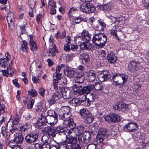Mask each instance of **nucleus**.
<instances>
[{
    "label": "nucleus",
    "mask_w": 149,
    "mask_h": 149,
    "mask_svg": "<svg viewBox=\"0 0 149 149\" xmlns=\"http://www.w3.org/2000/svg\"><path fill=\"white\" fill-rule=\"evenodd\" d=\"M59 119L63 121L64 124L67 125L68 124V121L71 117L70 108L67 107L62 108L59 110Z\"/></svg>",
    "instance_id": "nucleus-1"
},
{
    "label": "nucleus",
    "mask_w": 149,
    "mask_h": 149,
    "mask_svg": "<svg viewBox=\"0 0 149 149\" xmlns=\"http://www.w3.org/2000/svg\"><path fill=\"white\" fill-rule=\"evenodd\" d=\"M107 40V38L104 34L99 33L96 34L92 38V42L96 45L101 47L104 46Z\"/></svg>",
    "instance_id": "nucleus-2"
},
{
    "label": "nucleus",
    "mask_w": 149,
    "mask_h": 149,
    "mask_svg": "<svg viewBox=\"0 0 149 149\" xmlns=\"http://www.w3.org/2000/svg\"><path fill=\"white\" fill-rule=\"evenodd\" d=\"M112 78L116 84L120 87L127 81L128 76L125 74L117 73L113 75Z\"/></svg>",
    "instance_id": "nucleus-3"
},
{
    "label": "nucleus",
    "mask_w": 149,
    "mask_h": 149,
    "mask_svg": "<svg viewBox=\"0 0 149 149\" xmlns=\"http://www.w3.org/2000/svg\"><path fill=\"white\" fill-rule=\"evenodd\" d=\"M80 114L85 123H90L93 121L94 117L88 110L84 109H81L80 111Z\"/></svg>",
    "instance_id": "nucleus-4"
},
{
    "label": "nucleus",
    "mask_w": 149,
    "mask_h": 149,
    "mask_svg": "<svg viewBox=\"0 0 149 149\" xmlns=\"http://www.w3.org/2000/svg\"><path fill=\"white\" fill-rule=\"evenodd\" d=\"M79 8L81 12L86 13H93L95 11V8L92 5L89 3H82L81 5Z\"/></svg>",
    "instance_id": "nucleus-5"
},
{
    "label": "nucleus",
    "mask_w": 149,
    "mask_h": 149,
    "mask_svg": "<svg viewBox=\"0 0 149 149\" xmlns=\"http://www.w3.org/2000/svg\"><path fill=\"white\" fill-rule=\"evenodd\" d=\"M137 127L136 123L133 122H130L124 126L123 130L125 131L134 132L136 131Z\"/></svg>",
    "instance_id": "nucleus-6"
},
{
    "label": "nucleus",
    "mask_w": 149,
    "mask_h": 149,
    "mask_svg": "<svg viewBox=\"0 0 149 149\" xmlns=\"http://www.w3.org/2000/svg\"><path fill=\"white\" fill-rule=\"evenodd\" d=\"M104 119L108 123L116 122L119 121L120 120V116L114 113L107 116L104 118Z\"/></svg>",
    "instance_id": "nucleus-7"
},
{
    "label": "nucleus",
    "mask_w": 149,
    "mask_h": 149,
    "mask_svg": "<svg viewBox=\"0 0 149 149\" xmlns=\"http://www.w3.org/2000/svg\"><path fill=\"white\" fill-rule=\"evenodd\" d=\"M39 134H31L27 135L25 137L26 141L29 143H32L37 141Z\"/></svg>",
    "instance_id": "nucleus-8"
},
{
    "label": "nucleus",
    "mask_w": 149,
    "mask_h": 149,
    "mask_svg": "<svg viewBox=\"0 0 149 149\" xmlns=\"http://www.w3.org/2000/svg\"><path fill=\"white\" fill-rule=\"evenodd\" d=\"M59 90L64 98L67 99L70 98L71 97L72 95L70 93L71 91L68 88L59 87Z\"/></svg>",
    "instance_id": "nucleus-9"
},
{
    "label": "nucleus",
    "mask_w": 149,
    "mask_h": 149,
    "mask_svg": "<svg viewBox=\"0 0 149 149\" xmlns=\"http://www.w3.org/2000/svg\"><path fill=\"white\" fill-rule=\"evenodd\" d=\"M110 77V75L108 71H105L102 73L98 74V79L99 81L102 82L107 81Z\"/></svg>",
    "instance_id": "nucleus-10"
},
{
    "label": "nucleus",
    "mask_w": 149,
    "mask_h": 149,
    "mask_svg": "<svg viewBox=\"0 0 149 149\" xmlns=\"http://www.w3.org/2000/svg\"><path fill=\"white\" fill-rule=\"evenodd\" d=\"M58 117L44 116L46 123H47L51 125H54L56 124L58 121Z\"/></svg>",
    "instance_id": "nucleus-11"
},
{
    "label": "nucleus",
    "mask_w": 149,
    "mask_h": 149,
    "mask_svg": "<svg viewBox=\"0 0 149 149\" xmlns=\"http://www.w3.org/2000/svg\"><path fill=\"white\" fill-rule=\"evenodd\" d=\"M43 131L49 135L52 136V137L56 136L55 130L53 127L49 126L46 127L44 128Z\"/></svg>",
    "instance_id": "nucleus-12"
},
{
    "label": "nucleus",
    "mask_w": 149,
    "mask_h": 149,
    "mask_svg": "<svg viewBox=\"0 0 149 149\" xmlns=\"http://www.w3.org/2000/svg\"><path fill=\"white\" fill-rule=\"evenodd\" d=\"M7 20L8 23L9 27L10 28L11 26H13L14 24V22L15 21L14 13L9 11L8 13Z\"/></svg>",
    "instance_id": "nucleus-13"
},
{
    "label": "nucleus",
    "mask_w": 149,
    "mask_h": 149,
    "mask_svg": "<svg viewBox=\"0 0 149 149\" xmlns=\"http://www.w3.org/2000/svg\"><path fill=\"white\" fill-rule=\"evenodd\" d=\"M91 36L88 31L84 30L81 36V40H83L85 42H88L91 39Z\"/></svg>",
    "instance_id": "nucleus-14"
},
{
    "label": "nucleus",
    "mask_w": 149,
    "mask_h": 149,
    "mask_svg": "<svg viewBox=\"0 0 149 149\" xmlns=\"http://www.w3.org/2000/svg\"><path fill=\"white\" fill-rule=\"evenodd\" d=\"M86 76L87 79L91 82H93L96 78V75L94 71L92 70H89L86 73Z\"/></svg>",
    "instance_id": "nucleus-15"
},
{
    "label": "nucleus",
    "mask_w": 149,
    "mask_h": 149,
    "mask_svg": "<svg viewBox=\"0 0 149 149\" xmlns=\"http://www.w3.org/2000/svg\"><path fill=\"white\" fill-rule=\"evenodd\" d=\"M114 108L116 110H119L121 112L125 111L128 108V106L127 104L124 103L120 104H116L114 107Z\"/></svg>",
    "instance_id": "nucleus-16"
},
{
    "label": "nucleus",
    "mask_w": 149,
    "mask_h": 149,
    "mask_svg": "<svg viewBox=\"0 0 149 149\" xmlns=\"http://www.w3.org/2000/svg\"><path fill=\"white\" fill-rule=\"evenodd\" d=\"M82 87L81 86H79L77 84H75L72 86V89L73 90V93L74 95H79L82 94Z\"/></svg>",
    "instance_id": "nucleus-17"
},
{
    "label": "nucleus",
    "mask_w": 149,
    "mask_h": 149,
    "mask_svg": "<svg viewBox=\"0 0 149 149\" xmlns=\"http://www.w3.org/2000/svg\"><path fill=\"white\" fill-rule=\"evenodd\" d=\"M14 140L16 143L20 144L22 143L24 138L22 134L16 132L14 134Z\"/></svg>",
    "instance_id": "nucleus-18"
},
{
    "label": "nucleus",
    "mask_w": 149,
    "mask_h": 149,
    "mask_svg": "<svg viewBox=\"0 0 149 149\" xmlns=\"http://www.w3.org/2000/svg\"><path fill=\"white\" fill-rule=\"evenodd\" d=\"M139 64L138 62L133 61L130 62L128 67L129 69L132 71L137 70L139 68L138 65Z\"/></svg>",
    "instance_id": "nucleus-19"
},
{
    "label": "nucleus",
    "mask_w": 149,
    "mask_h": 149,
    "mask_svg": "<svg viewBox=\"0 0 149 149\" xmlns=\"http://www.w3.org/2000/svg\"><path fill=\"white\" fill-rule=\"evenodd\" d=\"M46 123L44 116L42 115L41 118L37 120L36 123V127L37 128H40L41 127Z\"/></svg>",
    "instance_id": "nucleus-20"
},
{
    "label": "nucleus",
    "mask_w": 149,
    "mask_h": 149,
    "mask_svg": "<svg viewBox=\"0 0 149 149\" xmlns=\"http://www.w3.org/2000/svg\"><path fill=\"white\" fill-rule=\"evenodd\" d=\"M64 73L65 75L72 78H74V76H76L77 74L76 72L70 69L64 70Z\"/></svg>",
    "instance_id": "nucleus-21"
},
{
    "label": "nucleus",
    "mask_w": 149,
    "mask_h": 149,
    "mask_svg": "<svg viewBox=\"0 0 149 149\" xmlns=\"http://www.w3.org/2000/svg\"><path fill=\"white\" fill-rule=\"evenodd\" d=\"M50 144L36 143L35 146L36 149H50Z\"/></svg>",
    "instance_id": "nucleus-22"
},
{
    "label": "nucleus",
    "mask_w": 149,
    "mask_h": 149,
    "mask_svg": "<svg viewBox=\"0 0 149 149\" xmlns=\"http://www.w3.org/2000/svg\"><path fill=\"white\" fill-rule=\"evenodd\" d=\"M62 97L60 93L58 92H56L52 97L50 102L52 103H55L56 101L59 100Z\"/></svg>",
    "instance_id": "nucleus-23"
},
{
    "label": "nucleus",
    "mask_w": 149,
    "mask_h": 149,
    "mask_svg": "<svg viewBox=\"0 0 149 149\" xmlns=\"http://www.w3.org/2000/svg\"><path fill=\"white\" fill-rule=\"evenodd\" d=\"M75 131L76 132V133H77V134L79 135H83L85 132V128L82 125L79 126L77 127H75Z\"/></svg>",
    "instance_id": "nucleus-24"
},
{
    "label": "nucleus",
    "mask_w": 149,
    "mask_h": 149,
    "mask_svg": "<svg viewBox=\"0 0 149 149\" xmlns=\"http://www.w3.org/2000/svg\"><path fill=\"white\" fill-rule=\"evenodd\" d=\"M56 137L60 142L65 141L67 138V136L65 132L57 134H56Z\"/></svg>",
    "instance_id": "nucleus-25"
},
{
    "label": "nucleus",
    "mask_w": 149,
    "mask_h": 149,
    "mask_svg": "<svg viewBox=\"0 0 149 149\" xmlns=\"http://www.w3.org/2000/svg\"><path fill=\"white\" fill-rule=\"evenodd\" d=\"M107 58L108 61L111 63H115L117 60V57L115 55L111 52L107 55Z\"/></svg>",
    "instance_id": "nucleus-26"
},
{
    "label": "nucleus",
    "mask_w": 149,
    "mask_h": 149,
    "mask_svg": "<svg viewBox=\"0 0 149 149\" xmlns=\"http://www.w3.org/2000/svg\"><path fill=\"white\" fill-rule=\"evenodd\" d=\"M20 49V50L22 52L26 53L28 52L29 48L27 46V43L25 40L22 42Z\"/></svg>",
    "instance_id": "nucleus-27"
},
{
    "label": "nucleus",
    "mask_w": 149,
    "mask_h": 149,
    "mask_svg": "<svg viewBox=\"0 0 149 149\" xmlns=\"http://www.w3.org/2000/svg\"><path fill=\"white\" fill-rule=\"evenodd\" d=\"M49 52L50 53L49 55L52 56H55L56 52H57V48L54 44H52L49 49Z\"/></svg>",
    "instance_id": "nucleus-28"
},
{
    "label": "nucleus",
    "mask_w": 149,
    "mask_h": 149,
    "mask_svg": "<svg viewBox=\"0 0 149 149\" xmlns=\"http://www.w3.org/2000/svg\"><path fill=\"white\" fill-rule=\"evenodd\" d=\"M87 42H83L81 44L80 46L81 48L84 49H90L92 48V44Z\"/></svg>",
    "instance_id": "nucleus-29"
},
{
    "label": "nucleus",
    "mask_w": 149,
    "mask_h": 149,
    "mask_svg": "<svg viewBox=\"0 0 149 149\" xmlns=\"http://www.w3.org/2000/svg\"><path fill=\"white\" fill-rule=\"evenodd\" d=\"M91 87L92 90L94 89L95 90L97 91L101 90L103 88V87L102 85L98 82H96L91 85Z\"/></svg>",
    "instance_id": "nucleus-30"
},
{
    "label": "nucleus",
    "mask_w": 149,
    "mask_h": 149,
    "mask_svg": "<svg viewBox=\"0 0 149 149\" xmlns=\"http://www.w3.org/2000/svg\"><path fill=\"white\" fill-rule=\"evenodd\" d=\"M70 103L72 105L76 106L77 105H80L81 102L78 98H74L70 101Z\"/></svg>",
    "instance_id": "nucleus-31"
},
{
    "label": "nucleus",
    "mask_w": 149,
    "mask_h": 149,
    "mask_svg": "<svg viewBox=\"0 0 149 149\" xmlns=\"http://www.w3.org/2000/svg\"><path fill=\"white\" fill-rule=\"evenodd\" d=\"M95 96L93 93H89L86 94V100L88 103H90L94 100Z\"/></svg>",
    "instance_id": "nucleus-32"
},
{
    "label": "nucleus",
    "mask_w": 149,
    "mask_h": 149,
    "mask_svg": "<svg viewBox=\"0 0 149 149\" xmlns=\"http://www.w3.org/2000/svg\"><path fill=\"white\" fill-rule=\"evenodd\" d=\"M0 66L3 68H5L8 64V60L5 58H1L0 59Z\"/></svg>",
    "instance_id": "nucleus-33"
},
{
    "label": "nucleus",
    "mask_w": 149,
    "mask_h": 149,
    "mask_svg": "<svg viewBox=\"0 0 149 149\" xmlns=\"http://www.w3.org/2000/svg\"><path fill=\"white\" fill-rule=\"evenodd\" d=\"M92 90L91 85L82 87V94H87L90 93V92Z\"/></svg>",
    "instance_id": "nucleus-34"
},
{
    "label": "nucleus",
    "mask_w": 149,
    "mask_h": 149,
    "mask_svg": "<svg viewBox=\"0 0 149 149\" xmlns=\"http://www.w3.org/2000/svg\"><path fill=\"white\" fill-rule=\"evenodd\" d=\"M30 49L33 52L36 51L38 49V47L35 41L29 42Z\"/></svg>",
    "instance_id": "nucleus-35"
},
{
    "label": "nucleus",
    "mask_w": 149,
    "mask_h": 149,
    "mask_svg": "<svg viewBox=\"0 0 149 149\" xmlns=\"http://www.w3.org/2000/svg\"><path fill=\"white\" fill-rule=\"evenodd\" d=\"M51 139L47 134L44 135L41 138L42 141L44 143L49 144H50Z\"/></svg>",
    "instance_id": "nucleus-36"
},
{
    "label": "nucleus",
    "mask_w": 149,
    "mask_h": 149,
    "mask_svg": "<svg viewBox=\"0 0 149 149\" xmlns=\"http://www.w3.org/2000/svg\"><path fill=\"white\" fill-rule=\"evenodd\" d=\"M68 134L69 137H71L76 138L77 136H78L77 133L75 131V129L70 130L68 132Z\"/></svg>",
    "instance_id": "nucleus-37"
},
{
    "label": "nucleus",
    "mask_w": 149,
    "mask_h": 149,
    "mask_svg": "<svg viewBox=\"0 0 149 149\" xmlns=\"http://www.w3.org/2000/svg\"><path fill=\"white\" fill-rule=\"evenodd\" d=\"M20 117L19 116L16 114L15 116L13 117V121H12L13 125H17L19 123Z\"/></svg>",
    "instance_id": "nucleus-38"
},
{
    "label": "nucleus",
    "mask_w": 149,
    "mask_h": 149,
    "mask_svg": "<svg viewBox=\"0 0 149 149\" xmlns=\"http://www.w3.org/2000/svg\"><path fill=\"white\" fill-rule=\"evenodd\" d=\"M65 142L69 144H74L77 141V138H74L71 137H68L67 138Z\"/></svg>",
    "instance_id": "nucleus-39"
},
{
    "label": "nucleus",
    "mask_w": 149,
    "mask_h": 149,
    "mask_svg": "<svg viewBox=\"0 0 149 149\" xmlns=\"http://www.w3.org/2000/svg\"><path fill=\"white\" fill-rule=\"evenodd\" d=\"M89 56L88 54L84 53L80 55L79 58L80 59L84 60L85 62H87L88 60Z\"/></svg>",
    "instance_id": "nucleus-40"
},
{
    "label": "nucleus",
    "mask_w": 149,
    "mask_h": 149,
    "mask_svg": "<svg viewBox=\"0 0 149 149\" xmlns=\"http://www.w3.org/2000/svg\"><path fill=\"white\" fill-rule=\"evenodd\" d=\"M97 143H102L106 138V136L98 134L97 136Z\"/></svg>",
    "instance_id": "nucleus-41"
},
{
    "label": "nucleus",
    "mask_w": 149,
    "mask_h": 149,
    "mask_svg": "<svg viewBox=\"0 0 149 149\" xmlns=\"http://www.w3.org/2000/svg\"><path fill=\"white\" fill-rule=\"evenodd\" d=\"M65 125L69 126L72 130L74 129L76 126V124L74 123L73 121V120L71 118L68 121V124Z\"/></svg>",
    "instance_id": "nucleus-42"
},
{
    "label": "nucleus",
    "mask_w": 149,
    "mask_h": 149,
    "mask_svg": "<svg viewBox=\"0 0 149 149\" xmlns=\"http://www.w3.org/2000/svg\"><path fill=\"white\" fill-rule=\"evenodd\" d=\"M55 133H56V134L59 133H63L65 132L64 129L63 127L58 126L56 128H55Z\"/></svg>",
    "instance_id": "nucleus-43"
},
{
    "label": "nucleus",
    "mask_w": 149,
    "mask_h": 149,
    "mask_svg": "<svg viewBox=\"0 0 149 149\" xmlns=\"http://www.w3.org/2000/svg\"><path fill=\"white\" fill-rule=\"evenodd\" d=\"M107 132V130L104 127H101L100 129L98 134L106 136Z\"/></svg>",
    "instance_id": "nucleus-44"
},
{
    "label": "nucleus",
    "mask_w": 149,
    "mask_h": 149,
    "mask_svg": "<svg viewBox=\"0 0 149 149\" xmlns=\"http://www.w3.org/2000/svg\"><path fill=\"white\" fill-rule=\"evenodd\" d=\"M1 97L0 96V115L6 112L5 107L3 104L1 103Z\"/></svg>",
    "instance_id": "nucleus-45"
},
{
    "label": "nucleus",
    "mask_w": 149,
    "mask_h": 149,
    "mask_svg": "<svg viewBox=\"0 0 149 149\" xmlns=\"http://www.w3.org/2000/svg\"><path fill=\"white\" fill-rule=\"evenodd\" d=\"M48 115L47 116H58V114L54 111L50 110L47 112Z\"/></svg>",
    "instance_id": "nucleus-46"
},
{
    "label": "nucleus",
    "mask_w": 149,
    "mask_h": 149,
    "mask_svg": "<svg viewBox=\"0 0 149 149\" xmlns=\"http://www.w3.org/2000/svg\"><path fill=\"white\" fill-rule=\"evenodd\" d=\"M66 35L65 31H64L62 33H58L56 35V37L58 38L62 39L65 38Z\"/></svg>",
    "instance_id": "nucleus-47"
},
{
    "label": "nucleus",
    "mask_w": 149,
    "mask_h": 149,
    "mask_svg": "<svg viewBox=\"0 0 149 149\" xmlns=\"http://www.w3.org/2000/svg\"><path fill=\"white\" fill-rule=\"evenodd\" d=\"M76 54H69L66 56V59L67 61H71L75 56Z\"/></svg>",
    "instance_id": "nucleus-48"
},
{
    "label": "nucleus",
    "mask_w": 149,
    "mask_h": 149,
    "mask_svg": "<svg viewBox=\"0 0 149 149\" xmlns=\"http://www.w3.org/2000/svg\"><path fill=\"white\" fill-rule=\"evenodd\" d=\"M98 56L100 59H103L106 56L105 52L103 50H102L99 52L98 54Z\"/></svg>",
    "instance_id": "nucleus-49"
},
{
    "label": "nucleus",
    "mask_w": 149,
    "mask_h": 149,
    "mask_svg": "<svg viewBox=\"0 0 149 149\" xmlns=\"http://www.w3.org/2000/svg\"><path fill=\"white\" fill-rule=\"evenodd\" d=\"M111 30L116 31H121V26L118 25H116L112 26Z\"/></svg>",
    "instance_id": "nucleus-50"
},
{
    "label": "nucleus",
    "mask_w": 149,
    "mask_h": 149,
    "mask_svg": "<svg viewBox=\"0 0 149 149\" xmlns=\"http://www.w3.org/2000/svg\"><path fill=\"white\" fill-rule=\"evenodd\" d=\"M110 19L111 20V22L113 23H114L116 22H118L119 24V22L120 21V18L119 17H111Z\"/></svg>",
    "instance_id": "nucleus-51"
},
{
    "label": "nucleus",
    "mask_w": 149,
    "mask_h": 149,
    "mask_svg": "<svg viewBox=\"0 0 149 149\" xmlns=\"http://www.w3.org/2000/svg\"><path fill=\"white\" fill-rule=\"evenodd\" d=\"M84 94H81L78 95L79 96V99L81 103L83 102L86 99V96Z\"/></svg>",
    "instance_id": "nucleus-52"
},
{
    "label": "nucleus",
    "mask_w": 149,
    "mask_h": 149,
    "mask_svg": "<svg viewBox=\"0 0 149 149\" xmlns=\"http://www.w3.org/2000/svg\"><path fill=\"white\" fill-rule=\"evenodd\" d=\"M29 94L33 97L36 96L37 94V92L34 89H32L29 91Z\"/></svg>",
    "instance_id": "nucleus-53"
},
{
    "label": "nucleus",
    "mask_w": 149,
    "mask_h": 149,
    "mask_svg": "<svg viewBox=\"0 0 149 149\" xmlns=\"http://www.w3.org/2000/svg\"><path fill=\"white\" fill-rule=\"evenodd\" d=\"M85 79L84 76H81L80 77L76 78L75 79L76 82L79 83H82L84 82V79Z\"/></svg>",
    "instance_id": "nucleus-54"
},
{
    "label": "nucleus",
    "mask_w": 149,
    "mask_h": 149,
    "mask_svg": "<svg viewBox=\"0 0 149 149\" xmlns=\"http://www.w3.org/2000/svg\"><path fill=\"white\" fill-rule=\"evenodd\" d=\"M86 149H98V148L94 144H91L88 145Z\"/></svg>",
    "instance_id": "nucleus-55"
},
{
    "label": "nucleus",
    "mask_w": 149,
    "mask_h": 149,
    "mask_svg": "<svg viewBox=\"0 0 149 149\" xmlns=\"http://www.w3.org/2000/svg\"><path fill=\"white\" fill-rule=\"evenodd\" d=\"M76 11H77V8L76 7H72L70 8L68 14L70 15L71 14L74 13Z\"/></svg>",
    "instance_id": "nucleus-56"
},
{
    "label": "nucleus",
    "mask_w": 149,
    "mask_h": 149,
    "mask_svg": "<svg viewBox=\"0 0 149 149\" xmlns=\"http://www.w3.org/2000/svg\"><path fill=\"white\" fill-rule=\"evenodd\" d=\"M16 143V142H15V141L14 139L13 140H11L8 143V145L9 146L12 148H13V147H14V146H15V143Z\"/></svg>",
    "instance_id": "nucleus-57"
},
{
    "label": "nucleus",
    "mask_w": 149,
    "mask_h": 149,
    "mask_svg": "<svg viewBox=\"0 0 149 149\" xmlns=\"http://www.w3.org/2000/svg\"><path fill=\"white\" fill-rule=\"evenodd\" d=\"M78 136H79L78 140L79 142L82 143L85 141V139L84 137V134L83 135H79Z\"/></svg>",
    "instance_id": "nucleus-58"
},
{
    "label": "nucleus",
    "mask_w": 149,
    "mask_h": 149,
    "mask_svg": "<svg viewBox=\"0 0 149 149\" xmlns=\"http://www.w3.org/2000/svg\"><path fill=\"white\" fill-rule=\"evenodd\" d=\"M84 137L85 140H88L90 137V134L89 132H85L84 134Z\"/></svg>",
    "instance_id": "nucleus-59"
},
{
    "label": "nucleus",
    "mask_w": 149,
    "mask_h": 149,
    "mask_svg": "<svg viewBox=\"0 0 149 149\" xmlns=\"http://www.w3.org/2000/svg\"><path fill=\"white\" fill-rule=\"evenodd\" d=\"M7 71L8 75L9 74L11 77H12V75L14 73V72L12 68L10 67H8L7 68Z\"/></svg>",
    "instance_id": "nucleus-60"
},
{
    "label": "nucleus",
    "mask_w": 149,
    "mask_h": 149,
    "mask_svg": "<svg viewBox=\"0 0 149 149\" xmlns=\"http://www.w3.org/2000/svg\"><path fill=\"white\" fill-rule=\"evenodd\" d=\"M71 147L72 149H81L80 146L76 143L72 144Z\"/></svg>",
    "instance_id": "nucleus-61"
},
{
    "label": "nucleus",
    "mask_w": 149,
    "mask_h": 149,
    "mask_svg": "<svg viewBox=\"0 0 149 149\" xmlns=\"http://www.w3.org/2000/svg\"><path fill=\"white\" fill-rule=\"evenodd\" d=\"M45 89L42 88H40L39 89L38 93L42 97L45 95Z\"/></svg>",
    "instance_id": "nucleus-62"
},
{
    "label": "nucleus",
    "mask_w": 149,
    "mask_h": 149,
    "mask_svg": "<svg viewBox=\"0 0 149 149\" xmlns=\"http://www.w3.org/2000/svg\"><path fill=\"white\" fill-rule=\"evenodd\" d=\"M64 49L65 51L70 52V47L68 44H65L64 45Z\"/></svg>",
    "instance_id": "nucleus-63"
},
{
    "label": "nucleus",
    "mask_w": 149,
    "mask_h": 149,
    "mask_svg": "<svg viewBox=\"0 0 149 149\" xmlns=\"http://www.w3.org/2000/svg\"><path fill=\"white\" fill-rule=\"evenodd\" d=\"M23 117L27 120L31 118L30 115L28 112L25 113L23 115Z\"/></svg>",
    "instance_id": "nucleus-64"
}]
</instances>
